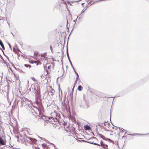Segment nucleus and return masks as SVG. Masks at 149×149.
I'll return each mask as SVG.
<instances>
[{"instance_id":"nucleus-1","label":"nucleus","mask_w":149,"mask_h":149,"mask_svg":"<svg viewBox=\"0 0 149 149\" xmlns=\"http://www.w3.org/2000/svg\"><path fill=\"white\" fill-rule=\"evenodd\" d=\"M94 140L96 141L95 142L93 141L92 143L95 145L101 146L104 149H108V145L105 143L104 142L102 141L100 138L97 139L96 138H95Z\"/></svg>"},{"instance_id":"nucleus-2","label":"nucleus","mask_w":149,"mask_h":149,"mask_svg":"<svg viewBox=\"0 0 149 149\" xmlns=\"http://www.w3.org/2000/svg\"><path fill=\"white\" fill-rule=\"evenodd\" d=\"M112 126L111 125L110 123L107 122H105L103 125V128L104 130L107 131H111Z\"/></svg>"},{"instance_id":"nucleus-3","label":"nucleus","mask_w":149,"mask_h":149,"mask_svg":"<svg viewBox=\"0 0 149 149\" xmlns=\"http://www.w3.org/2000/svg\"><path fill=\"white\" fill-rule=\"evenodd\" d=\"M112 130H111L112 132L117 135H119V133L121 132V129L118 127L113 126L112 127Z\"/></svg>"},{"instance_id":"nucleus-4","label":"nucleus","mask_w":149,"mask_h":149,"mask_svg":"<svg viewBox=\"0 0 149 149\" xmlns=\"http://www.w3.org/2000/svg\"><path fill=\"white\" fill-rule=\"evenodd\" d=\"M33 107L34 108V109H33V111L32 112V113L33 115H34V116L36 117L37 116H38V113L39 112V109L36 107L33 106Z\"/></svg>"},{"instance_id":"nucleus-5","label":"nucleus","mask_w":149,"mask_h":149,"mask_svg":"<svg viewBox=\"0 0 149 149\" xmlns=\"http://www.w3.org/2000/svg\"><path fill=\"white\" fill-rule=\"evenodd\" d=\"M41 57L43 58H41L42 60L43 61L44 60H45V61H46V62H45V63H46V65H47V64L48 63V58L47 57V53H44L42 54H41Z\"/></svg>"},{"instance_id":"nucleus-6","label":"nucleus","mask_w":149,"mask_h":149,"mask_svg":"<svg viewBox=\"0 0 149 149\" xmlns=\"http://www.w3.org/2000/svg\"><path fill=\"white\" fill-rule=\"evenodd\" d=\"M46 120L47 122L51 123L53 124H54V123H53V122H56L57 120V119L54 118L52 117L49 118L48 117H47Z\"/></svg>"},{"instance_id":"nucleus-7","label":"nucleus","mask_w":149,"mask_h":149,"mask_svg":"<svg viewBox=\"0 0 149 149\" xmlns=\"http://www.w3.org/2000/svg\"><path fill=\"white\" fill-rule=\"evenodd\" d=\"M79 141L77 140L76 138L74 137H73L70 139V145H72L73 144H76Z\"/></svg>"},{"instance_id":"nucleus-8","label":"nucleus","mask_w":149,"mask_h":149,"mask_svg":"<svg viewBox=\"0 0 149 149\" xmlns=\"http://www.w3.org/2000/svg\"><path fill=\"white\" fill-rule=\"evenodd\" d=\"M38 116L40 119H42L43 120L44 119H46L47 117L44 116L43 114L42 113H41L40 110L39 111V112L38 113Z\"/></svg>"},{"instance_id":"nucleus-9","label":"nucleus","mask_w":149,"mask_h":149,"mask_svg":"<svg viewBox=\"0 0 149 149\" xmlns=\"http://www.w3.org/2000/svg\"><path fill=\"white\" fill-rule=\"evenodd\" d=\"M6 143V140H3L0 137V145H5Z\"/></svg>"},{"instance_id":"nucleus-10","label":"nucleus","mask_w":149,"mask_h":149,"mask_svg":"<svg viewBox=\"0 0 149 149\" xmlns=\"http://www.w3.org/2000/svg\"><path fill=\"white\" fill-rule=\"evenodd\" d=\"M29 62L31 63H37L38 65L40 62L38 61H30Z\"/></svg>"},{"instance_id":"nucleus-11","label":"nucleus","mask_w":149,"mask_h":149,"mask_svg":"<svg viewBox=\"0 0 149 149\" xmlns=\"http://www.w3.org/2000/svg\"><path fill=\"white\" fill-rule=\"evenodd\" d=\"M54 92V91L51 88V89L49 91L48 93L49 94V95H53Z\"/></svg>"},{"instance_id":"nucleus-12","label":"nucleus","mask_w":149,"mask_h":149,"mask_svg":"<svg viewBox=\"0 0 149 149\" xmlns=\"http://www.w3.org/2000/svg\"><path fill=\"white\" fill-rule=\"evenodd\" d=\"M13 51L14 52H16L17 54L18 53H19V51L18 50H17V49H16V46L13 47Z\"/></svg>"},{"instance_id":"nucleus-13","label":"nucleus","mask_w":149,"mask_h":149,"mask_svg":"<svg viewBox=\"0 0 149 149\" xmlns=\"http://www.w3.org/2000/svg\"><path fill=\"white\" fill-rule=\"evenodd\" d=\"M0 45L2 47V48L3 49H5V47H4V45L3 44V43H2V42L1 40H0Z\"/></svg>"},{"instance_id":"nucleus-14","label":"nucleus","mask_w":149,"mask_h":149,"mask_svg":"<svg viewBox=\"0 0 149 149\" xmlns=\"http://www.w3.org/2000/svg\"><path fill=\"white\" fill-rule=\"evenodd\" d=\"M84 128L86 130H88L90 129V127L88 125H86L84 126Z\"/></svg>"},{"instance_id":"nucleus-15","label":"nucleus","mask_w":149,"mask_h":149,"mask_svg":"<svg viewBox=\"0 0 149 149\" xmlns=\"http://www.w3.org/2000/svg\"><path fill=\"white\" fill-rule=\"evenodd\" d=\"M83 88L80 85L79 86L78 88V89L79 91H81L83 89Z\"/></svg>"},{"instance_id":"nucleus-16","label":"nucleus","mask_w":149,"mask_h":149,"mask_svg":"<svg viewBox=\"0 0 149 149\" xmlns=\"http://www.w3.org/2000/svg\"><path fill=\"white\" fill-rule=\"evenodd\" d=\"M24 66L27 68L29 67V68L31 67V66L30 65H27V64H25Z\"/></svg>"},{"instance_id":"nucleus-17","label":"nucleus","mask_w":149,"mask_h":149,"mask_svg":"<svg viewBox=\"0 0 149 149\" xmlns=\"http://www.w3.org/2000/svg\"><path fill=\"white\" fill-rule=\"evenodd\" d=\"M14 75L16 77H19L18 75L17 76L14 73Z\"/></svg>"},{"instance_id":"nucleus-18","label":"nucleus","mask_w":149,"mask_h":149,"mask_svg":"<svg viewBox=\"0 0 149 149\" xmlns=\"http://www.w3.org/2000/svg\"><path fill=\"white\" fill-rule=\"evenodd\" d=\"M100 136H101V137L102 138H103H103H104V136H103V135H101V134L100 135Z\"/></svg>"},{"instance_id":"nucleus-19","label":"nucleus","mask_w":149,"mask_h":149,"mask_svg":"<svg viewBox=\"0 0 149 149\" xmlns=\"http://www.w3.org/2000/svg\"><path fill=\"white\" fill-rule=\"evenodd\" d=\"M48 68L49 70L51 68V66H49L48 67Z\"/></svg>"},{"instance_id":"nucleus-20","label":"nucleus","mask_w":149,"mask_h":149,"mask_svg":"<svg viewBox=\"0 0 149 149\" xmlns=\"http://www.w3.org/2000/svg\"><path fill=\"white\" fill-rule=\"evenodd\" d=\"M77 79H76L75 80V83L74 84H75V83L77 82Z\"/></svg>"},{"instance_id":"nucleus-21","label":"nucleus","mask_w":149,"mask_h":149,"mask_svg":"<svg viewBox=\"0 0 149 149\" xmlns=\"http://www.w3.org/2000/svg\"><path fill=\"white\" fill-rule=\"evenodd\" d=\"M122 131V132H123V130L122 129H121V131Z\"/></svg>"},{"instance_id":"nucleus-22","label":"nucleus","mask_w":149,"mask_h":149,"mask_svg":"<svg viewBox=\"0 0 149 149\" xmlns=\"http://www.w3.org/2000/svg\"><path fill=\"white\" fill-rule=\"evenodd\" d=\"M50 48H51V49L52 48V46H51H51H50Z\"/></svg>"},{"instance_id":"nucleus-23","label":"nucleus","mask_w":149,"mask_h":149,"mask_svg":"<svg viewBox=\"0 0 149 149\" xmlns=\"http://www.w3.org/2000/svg\"><path fill=\"white\" fill-rule=\"evenodd\" d=\"M46 71H47V74H48V70H46Z\"/></svg>"},{"instance_id":"nucleus-24","label":"nucleus","mask_w":149,"mask_h":149,"mask_svg":"<svg viewBox=\"0 0 149 149\" xmlns=\"http://www.w3.org/2000/svg\"><path fill=\"white\" fill-rule=\"evenodd\" d=\"M42 145L43 146L44 145V144H42Z\"/></svg>"},{"instance_id":"nucleus-25","label":"nucleus","mask_w":149,"mask_h":149,"mask_svg":"<svg viewBox=\"0 0 149 149\" xmlns=\"http://www.w3.org/2000/svg\"><path fill=\"white\" fill-rule=\"evenodd\" d=\"M83 3H82V5H83Z\"/></svg>"}]
</instances>
